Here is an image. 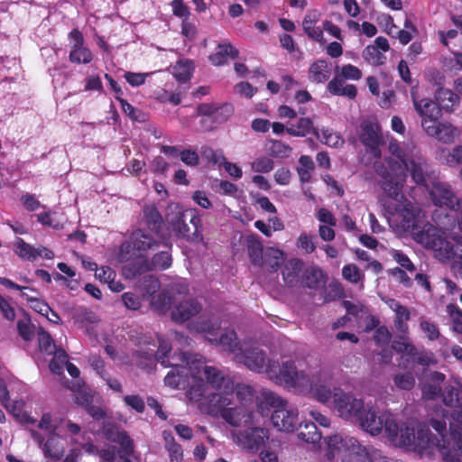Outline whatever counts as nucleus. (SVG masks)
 <instances>
[{
	"label": "nucleus",
	"mask_w": 462,
	"mask_h": 462,
	"mask_svg": "<svg viewBox=\"0 0 462 462\" xmlns=\"http://www.w3.org/2000/svg\"><path fill=\"white\" fill-rule=\"evenodd\" d=\"M389 152L398 162L388 160L389 170L383 166L376 167V173L382 177L381 187L383 192L392 199L397 201L396 212L400 218V226L404 231L400 214L405 203L418 205L419 192H427V198L433 205L440 208L436 209L432 216L438 212L441 219L446 215L454 217L455 222L462 216V199H457L450 185L446 182H433L427 184L430 170L426 159L412 143H400L393 139L389 143ZM424 223H429L426 220ZM434 221V219L432 218Z\"/></svg>",
	"instance_id": "nucleus-1"
},
{
	"label": "nucleus",
	"mask_w": 462,
	"mask_h": 462,
	"mask_svg": "<svg viewBox=\"0 0 462 462\" xmlns=\"http://www.w3.org/2000/svg\"><path fill=\"white\" fill-rule=\"evenodd\" d=\"M189 328L204 334L212 345L233 354L236 362L253 372L266 374L276 383L284 384L299 393H310L318 402H326L329 397V391L325 384L331 374L328 368L313 371L310 378L307 372L297 371L293 361H285L280 365L255 342L237 341L235 330L226 329L219 334L220 322L206 313L189 323Z\"/></svg>",
	"instance_id": "nucleus-2"
},
{
	"label": "nucleus",
	"mask_w": 462,
	"mask_h": 462,
	"mask_svg": "<svg viewBox=\"0 0 462 462\" xmlns=\"http://www.w3.org/2000/svg\"><path fill=\"white\" fill-rule=\"evenodd\" d=\"M400 214L404 232L409 233L415 242L433 250L441 260H452L462 271V237L449 241L445 235V230L455 226L454 217L446 215L441 219L436 212L433 219L438 226L430 223L425 224L424 212L408 202L401 208ZM457 225L462 231V216L457 219Z\"/></svg>",
	"instance_id": "nucleus-3"
},
{
	"label": "nucleus",
	"mask_w": 462,
	"mask_h": 462,
	"mask_svg": "<svg viewBox=\"0 0 462 462\" xmlns=\"http://www.w3.org/2000/svg\"><path fill=\"white\" fill-rule=\"evenodd\" d=\"M206 381L216 392L205 394V385L189 392V400L197 403L202 413L214 417H222L233 427L252 425L253 412L245 404L228 407L233 403L234 382L217 367H208L204 370Z\"/></svg>",
	"instance_id": "nucleus-4"
},
{
	"label": "nucleus",
	"mask_w": 462,
	"mask_h": 462,
	"mask_svg": "<svg viewBox=\"0 0 462 462\" xmlns=\"http://www.w3.org/2000/svg\"><path fill=\"white\" fill-rule=\"evenodd\" d=\"M356 422L363 430L372 436H377L384 430L388 439L396 447H411L420 452H429L436 447L429 439L424 440L427 438L425 428L419 426L416 439L414 430H410L406 423L399 425L392 413H380L370 403H365V409L360 412Z\"/></svg>",
	"instance_id": "nucleus-5"
},
{
	"label": "nucleus",
	"mask_w": 462,
	"mask_h": 462,
	"mask_svg": "<svg viewBox=\"0 0 462 462\" xmlns=\"http://www.w3.org/2000/svg\"><path fill=\"white\" fill-rule=\"evenodd\" d=\"M171 367L164 378L165 385L178 390H184L190 386L187 394L192 388H198L200 384L205 385V394L210 393L208 388L209 384L205 383L202 376L206 378L204 370L210 367L205 364V359L202 356L198 354H189L180 352L175 354L171 357ZM189 398V395H187Z\"/></svg>",
	"instance_id": "nucleus-6"
},
{
	"label": "nucleus",
	"mask_w": 462,
	"mask_h": 462,
	"mask_svg": "<svg viewBox=\"0 0 462 462\" xmlns=\"http://www.w3.org/2000/svg\"><path fill=\"white\" fill-rule=\"evenodd\" d=\"M406 425L410 430H414V437H418V428L421 426L426 429L427 438L424 440L433 442L436 447L431 448L430 451L420 452L411 447H403L406 449L417 452L420 457L431 456L436 451H439L447 462H462V427H457L453 423H449L450 436L453 440L452 448H449L447 444V439L444 433L447 429V422L445 420L431 419L430 425L437 431L438 434L434 435L430 432L429 427L420 422H409Z\"/></svg>",
	"instance_id": "nucleus-7"
},
{
	"label": "nucleus",
	"mask_w": 462,
	"mask_h": 462,
	"mask_svg": "<svg viewBox=\"0 0 462 462\" xmlns=\"http://www.w3.org/2000/svg\"><path fill=\"white\" fill-rule=\"evenodd\" d=\"M328 459L338 457L341 462H374L380 450L360 444L354 437L335 434L326 439Z\"/></svg>",
	"instance_id": "nucleus-8"
},
{
	"label": "nucleus",
	"mask_w": 462,
	"mask_h": 462,
	"mask_svg": "<svg viewBox=\"0 0 462 462\" xmlns=\"http://www.w3.org/2000/svg\"><path fill=\"white\" fill-rule=\"evenodd\" d=\"M328 368L330 370V376L325 383L328 391L329 397L326 402H320L323 404H328L330 401L332 402V408L337 413V415L346 420L351 421H356L360 412L365 409V402L362 399L355 397L351 393L345 392L340 387H335L333 390L330 388V383L334 378V367L331 365H320L310 368L307 374L311 378L313 371L321 370Z\"/></svg>",
	"instance_id": "nucleus-9"
},
{
	"label": "nucleus",
	"mask_w": 462,
	"mask_h": 462,
	"mask_svg": "<svg viewBox=\"0 0 462 462\" xmlns=\"http://www.w3.org/2000/svg\"><path fill=\"white\" fill-rule=\"evenodd\" d=\"M261 396L263 402L274 409L271 417L273 427L282 431H293L298 425L297 408L272 391L263 390Z\"/></svg>",
	"instance_id": "nucleus-10"
},
{
	"label": "nucleus",
	"mask_w": 462,
	"mask_h": 462,
	"mask_svg": "<svg viewBox=\"0 0 462 462\" xmlns=\"http://www.w3.org/2000/svg\"><path fill=\"white\" fill-rule=\"evenodd\" d=\"M247 429L232 431L233 441L248 451H257L268 440V430L260 427L246 426Z\"/></svg>",
	"instance_id": "nucleus-11"
},
{
	"label": "nucleus",
	"mask_w": 462,
	"mask_h": 462,
	"mask_svg": "<svg viewBox=\"0 0 462 462\" xmlns=\"http://www.w3.org/2000/svg\"><path fill=\"white\" fill-rule=\"evenodd\" d=\"M190 216V223L193 226L194 231L190 232V228L185 222V214L178 211L175 214L167 216V223L171 232L174 233L179 237H183L188 240L195 239L199 236L200 227V218L196 215V210L191 209L188 211Z\"/></svg>",
	"instance_id": "nucleus-12"
},
{
	"label": "nucleus",
	"mask_w": 462,
	"mask_h": 462,
	"mask_svg": "<svg viewBox=\"0 0 462 462\" xmlns=\"http://www.w3.org/2000/svg\"><path fill=\"white\" fill-rule=\"evenodd\" d=\"M31 435L41 448L47 462H57L63 457L65 452L64 440L57 433L44 438L36 430H32Z\"/></svg>",
	"instance_id": "nucleus-13"
},
{
	"label": "nucleus",
	"mask_w": 462,
	"mask_h": 462,
	"mask_svg": "<svg viewBox=\"0 0 462 462\" xmlns=\"http://www.w3.org/2000/svg\"><path fill=\"white\" fill-rule=\"evenodd\" d=\"M413 106L421 119V126L425 131L441 116V108L430 98L418 99L414 90L411 92Z\"/></svg>",
	"instance_id": "nucleus-14"
},
{
	"label": "nucleus",
	"mask_w": 462,
	"mask_h": 462,
	"mask_svg": "<svg viewBox=\"0 0 462 462\" xmlns=\"http://www.w3.org/2000/svg\"><path fill=\"white\" fill-rule=\"evenodd\" d=\"M360 140L369 152L375 158L381 157L380 144L382 135L379 125L371 120H365L360 125Z\"/></svg>",
	"instance_id": "nucleus-15"
},
{
	"label": "nucleus",
	"mask_w": 462,
	"mask_h": 462,
	"mask_svg": "<svg viewBox=\"0 0 462 462\" xmlns=\"http://www.w3.org/2000/svg\"><path fill=\"white\" fill-rule=\"evenodd\" d=\"M70 41L69 61L76 64H88L93 60L91 51L85 46L84 37L80 31L73 29L69 33Z\"/></svg>",
	"instance_id": "nucleus-16"
},
{
	"label": "nucleus",
	"mask_w": 462,
	"mask_h": 462,
	"mask_svg": "<svg viewBox=\"0 0 462 462\" xmlns=\"http://www.w3.org/2000/svg\"><path fill=\"white\" fill-rule=\"evenodd\" d=\"M424 132L427 135L434 137L438 141L447 144L454 143L461 134V131L458 127L448 121H439V119Z\"/></svg>",
	"instance_id": "nucleus-17"
},
{
	"label": "nucleus",
	"mask_w": 462,
	"mask_h": 462,
	"mask_svg": "<svg viewBox=\"0 0 462 462\" xmlns=\"http://www.w3.org/2000/svg\"><path fill=\"white\" fill-rule=\"evenodd\" d=\"M202 310L201 303L196 299H187L176 304L171 310L172 320L177 323H183L189 320Z\"/></svg>",
	"instance_id": "nucleus-18"
},
{
	"label": "nucleus",
	"mask_w": 462,
	"mask_h": 462,
	"mask_svg": "<svg viewBox=\"0 0 462 462\" xmlns=\"http://www.w3.org/2000/svg\"><path fill=\"white\" fill-rule=\"evenodd\" d=\"M162 239V237H161ZM131 246L134 252L143 256L148 250H153L160 245V237L155 238L150 233L139 228L131 235Z\"/></svg>",
	"instance_id": "nucleus-19"
},
{
	"label": "nucleus",
	"mask_w": 462,
	"mask_h": 462,
	"mask_svg": "<svg viewBox=\"0 0 462 462\" xmlns=\"http://www.w3.org/2000/svg\"><path fill=\"white\" fill-rule=\"evenodd\" d=\"M142 212L141 224L150 229L157 237L161 238V229L163 220L157 207L153 204L145 205Z\"/></svg>",
	"instance_id": "nucleus-20"
},
{
	"label": "nucleus",
	"mask_w": 462,
	"mask_h": 462,
	"mask_svg": "<svg viewBox=\"0 0 462 462\" xmlns=\"http://www.w3.org/2000/svg\"><path fill=\"white\" fill-rule=\"evenodd\" d=\"M107 438L112 442L119 445L118 456L122 462H133L130 460L129 457L134 452V443L125 431L109 430L107 432Z\"/></svg>",
	"instance_id": "nucleus-21"
},
{
	"label": "nucleus",
	"mask_w": 462,
	"mask_h": 462,
	"mask_svg": "<svg viewBox=\"0 0 462 462\" xmlns=\"http://www.w3.org/2000/svg\"><path fill=\"white\" fill-rule=\"evenodd\" d=\"M158 348L155 351L154 348H149L143 351H138L139 356H143L145 359L149 360L152 357H155L158 362H160L163 366L168 367L171 365L172 359L168 357L167 355L171 352V346L168 340L158 337Z\"/></svg>",
	"instance_id": "nucleus-22"
},
{
	"label": "nucleus",
	"mask_w": 462,
	"mask_h": 462,
	"mask_svg": "<svg viewBox=\"0 0 462 462\" xmlns=\"http://www.w3.org/2000/svg\"><path fill=\"white\" fill-rule=\"evenodd\" d=\"M172 263L170 250H163L155 254L152 258L143 260L142 265L138 269V273L150 270H166L171 267Z\"/></svg>",
	"instance_id": "nucleus-23"
},
{
	"label": "nucleus",
	"mask_w": 462,
	"mask_h": 462,
	"mask_svg": "<svg viewBox=\"0 0 462 462\" xmlns=\"http://www.w3.org/2000/svg\"><path fill=\"white\" fill-rule=\"evenodd\" d=\"M438 106L445 111L451 112L459 105V97L448 88H439L435 92Z\"/></svg>",
	"instance_id": "nucleus-24"
},
{
	"label": "nucleus",
	"mask_w": 462,
	"mask_h": 462,
	"mask_svg": "<svg viewBox=\"0 0 462 462\" xmlns=\"http://www.w3.org/2000/svg\"><path fill=\"white\" fill-rule=\"evenodd\" d=\"M319 14L317 11L309 12L302 22V27L305 33L312 40L318 42H323V30L320 27L315 26L318 22Z\"/></svg>",
	"instance_id": "nucleus-25"
},
{
	"label": "nucleus",
	"mask_w": 462,
	"mask_h": 462,
	"mask_svg": "<svg viewBox=\"0 0 462 462\" xmlns=\"http://www.w3.org/2000/svg\"><path fill=\"white\" fill-rule=\"evenodd\" d=\"M286 132L290 135L300 137L313 133L317 138H319V129L314 127L312 120L309 117H300L297 125L291 124L287 126Z\"/></svg>",
	"instance_id": "nucleus-26"
},
{
	"label": "nucleus",
	"mask_w": 462,
	"mask_h": 462,
	"mask_svg": "<svg viewBox=\"0 0 462 462\" xmlns=\"http://www.w3.org/2000/svg\"><path fill=\"white\" fill-rule=\"evenodd\" d=\"M331 76L330 65L325 60L313 62L309 69V79L315 83H323Z\"/></svg>",
	"instance_id": "nucleus-27"
},
{
	"label": "nucleus",
	"mask_w": 462,
	"mask_h": 462,
	"mask_svg": "<svg viewBox=\"0 0 462 462\" xmlns=\"http://www.w3.org/2000/svg\"><path fill=\"white\" fill-rule=\"evenodd\" d=\"M238 55V51L234 48L230 43L224 42L217 46L215 53L209 56V60L215 66L223 65L228 59H235Z\"/></svg>",
	"instance_id": "nucleus-28"
},
{
	"label": "nucleus",
	"mask_w": 462,
	"mask_h": 462,
	"mask_svg": "<svg viewBox=\"0 0 462 462\" xmlns=\"http://www.w3.org/2000/svg\"><path fill=\"white\" fill-rule=\"evenodd\" d=\"M301 268L302 263L300 260L292 258L287 261L282 271L284 282L289 286L295 285L299 281V273Z\"/></svg>",
	"instance_id": "nucleus-29"
},
{
	"label": "nucleus",
	"mask_w": 462,
	"mask_h": 462,
	"mask_svg": "<svg viewBox=\"0 0 462 462\" xmlns=\"http://www.w3.org/2000/svg\"><path fill=\"white\" fill-rule=\"evenodd\" d=\"M328 90L335 96L346 97L353 99L356 97L357 91L354 85L345 84L342 79L335 77L328 84Z\"/></svg>",
	"instance_id": "nucleus-30"
},
{
	"label": "nucleus",
	"mask_w": 462,
	"mask_h": 462,
	"mask_svg": "<svg viewBox=\"0 0 462 462\" xmlns=\"http://www.w3.org/2000/svg\"><path fill=\"white\" fill-rule=\"evenodd\" d=\"M162 438L164 441V448L169 454L170 462H182L183 461V450L180 444L175 441V439L171 432L164 430L162 432Z\"/></svg>",
	"instance_id": "nucleus-31"
},
{
	"label": "nucleus",
	"mask_w": 462,
	"mask_h": 462,
	"mask_svg": "<svg viewBox=\"0 0 462 462\" xmlns=\"http://www.w3.org/2000/svg\"><path fill=\"white\" fill-rule=\"evenodd\" d=\"M298 436L300 439L312 444L318 443L321 439V433L311 421L300 424Z\"/></svg>",
	"instance_id": "nucleus-32"
},
{
	"label": "nucleus",
	"mask_w": 462,
	"mask_h": 462,
	"mask_svg": "<svg viewBox=\"0 0 462 462\" xmlns=\"http://www.w3.org/2000/svg\"><path fill=\"white\" fill-rule=\"evenodd\" d=\"M151 307L157 312L165 313L172 303V296L168 289L156 293L151 298Z\"/></svg>",
	"instance_id": "nucleus-33"
},
{
	"label": "nucleus",
	"mask_w": 462,
	"mask_h": 462,
	"mask_svg": "<svg viewBox=\"0 0 462 462\" xmlns=\"http://www.w3.org/2000/svg\"><path fill=\"white\" fill-rule=\"evenodd\" d=\"M246 245L251 262L254 265L263 263V245L254 236H249L246 238Z\"/></svg>",
	"instance_id": "nucleus-34"
},
{
	"label": "nucleus",
	"mask_w": 462,
	"mask_h": 462,
	"mask_svg": "<svg viewBox=\"0 0 462 462\" xmlns=\"http://www.w3.org/2000/svg\"><path fill=\"white\" fill-rule=\"evenodd\" d=\"M72 319L78 328H86L87 329L88 325L95 324L98 320L95 313L86 308L77 309L73 313Z\"/></svg>",
	"instance_id": "nucleus-35"
},
{
	"label": "nucleus",
	"mask_w": 462,
	"mask_h": 462,
	"mask_svg": "<svg viewBox=\"0 0 462 462\" xmlns=\"http://www.w3.org/2000/svg\"><path fill=\"white\" fill-rule=\"evenodd\" d=\"M297 173L302 183L309 182L311 179V172L314 171L315 164L310 156L301 155L299 159Z\"/></svg>",
	"instance_id": "nucleus-36"
},
{
	"label": "nucleus",
	"mask_w": 462,
	"mask_h": 462,
	"mask_svg": "<svg viewBox=\"0 0 462 462\" xmlns=\"http://www.w3.org/2000/svg\"><path fill=\"white\" fill-rule=\"evenodd\" d=\"M193 62L189 60H180L173 67V76L180 82L188 81L193 71Z\"/></svg>",
	"instance_id": "nucleus-37"
},
{
	"label": "nucleus",
	"mask_w": 462,
	"mask_h": 462,
	"mask_svg": "<svg viewBox=\"0 0 462 462\" xmlns=\"http://www.w3.org/2000/svg\"><path fill=\"white\" fill-rule=\"evenodd\" d=\"M14 251L23 260L35 261V247L20 237H17L14 242Z\"/></svg>",
	"instance_id": "nucleus-38"
},
{
	"label": "nucleus",
	"mask_w": 462,
	"mask_h": 462,
	"mask_svg": "<svg viewBox=\"0 0 462 462\" xmlns=\"http://www.w3.org/2000/svg\"><path fill=\"white\" fill-rule=\"evenodd\" d=\"M5 407L21 421L27 423H34L36 421L34 419L27 415L26 412H24V402L22 399L14 400L13 402H10L9 400Z\"/></svg>",
	"instance_id": "nucleus-39"
},
{
	"label": "nucleus",
	"mask_w": 462,
	"mask_h": 462,
	"mask_svg": "<svg viewBox=\"0 0 462 462\" xmlns=\"http://www.w3.org/2000/svg\"><path fill=\"white\" fill-rule=\"evenodd\" d=\"M325 275L321 269L311 267L307 269L305 273V285L310 289H316L324 284Z\"/></svg>",
	"instance_id": "nucleus-40"
},
{
	"label": "nucleus",
	"mask_w": 462,
	"mask_h": 462,
	"mask_svg": "<svg viewBox=\"0 0 462 462\" xmlns=\"http://www.w3.org/2000/svg\"><path fill=\"white\" fill-rule=\"evenodd\" d=\"M92 399H93L92 395L89 393H86V392H79L75 397L77 403L88 407V411L89 412V414L92 417H94L96 419H100L104 416V412L99 408L90 406V403L92 402Z\"/></svg>",
	"instance_id": "nucleus-41"
},
{
	"label": "nucleus",
	"mask_w": 462,
	"mask_h": 462,
	"mask_svg": "<svg viewBox=\"0 0 462 462\" xmlns=\"http://www.w3.org/2000/svg\"><path fill=\"white\" fill-rule=\"evenodd\" d=\"M363 58L373 66L383 65L386 60L383 53L376 46L368 45L363 51Z\"/></svg>",
	"instance_id": "nucleus-42"
},
{
	"label": "nucleus",
	"mask_w": 462,
	"mask_h": 462,
	"mask_svg": "<svg viewBox=\"0 0 462 462\" xmlns=\"http://www.w3.org/2000/svg\"><path fill=\"white\" fill-rule=\"evenodd\" d=\"M265 264L272 272H277L278 268L284 262V254L279 249L270 248L265 253Z\"/></svg>",
	"instance_id": "nucleus-43"
},
{
	"label": "nucleus",
	"mask_w": 462,
	"mask_h": 462,
	"mask_svg": "<svg viewBox=\"0 0 462 462\" xmlns=\"http://www.w3.org/2000/svg\"><path fill=\"white\" fill-rule=\"evenodd\" d=\"M392 347L395 352L400 354H406L410 356H415L417 355L415 346L406 336H402L399 339L394 340L392 344Z\"/></svg>",
	"instance_id": "nucleus-44"
},
{
	"label": "nucleus",
	"mask_w": 462,
	"mask_h": 462,
	"mask_svg": "<svg viewBox=\"0 0 462 462\" xmlns=\"http://www.w3.org/2000/svg\"><path fill=\"white\" fill-rule=\"evenodd\" d=\"M57 428V420H54L50 413H44L38 423L39 430L37 431L42 433L45 438L56 434Z\"/></svg>",
	"instance_id": "nucleus-45"
},
{
	"label": "nucleus",
	"mask_w": 462,
	"mask_h": 462,
	"mask_svg": "<svg viewBox=\"0 0 462 462\" xmlns=\"http://www.w3.org/2000/svg\"><path fill=\"white\" fill-rule=\"evenodd\" d=\"M394 326L398 332L402 333L403 335H406L409 331V326H408V320L411 317L410 310L403 306L394 313Z\"/></svg>",
	"instance_id": "nucleus-46"
},
{
	"label": "nucleus",
	"mask_w": 462,
	"mask_h": 462,
	"mask_svg": "<svg viewBox=\"0 0 462 462\" xmlns=\"http://www.w3.org/2000/svg\"><path fill=\"white\" fill-rule=\"evenodd\" d=\"M420 327L429 340L433 341L440 339V342L442 344L446 343L447 338L441 337L439 328L437 327L436 324L426 319H421L420 322Z\"/></svg>",
	"instance_id": "nucleus-47"
},
{
	"label": "nucleus",
	"mask_w": 462,
	"mask_h": 462,
	"mask_svg": "<svg viewBox=\"0 0 462 462\" xmlns=\"http://www.w3.org/2000/svg\"><path fill=\"white\" fill-rule=\"evenodd\" d=\"M321 143L327 144L330 147H337L343 144L344 140L342 137L336 132H333L328 128H321L319 129V138Z\"/></svg>",
	"instance_id": "nucleus-48"
},
{
	"label": "nucleus",
	"mask_w": 462,
	"mask_h": 462,
	"mask_svg": "<svg viewBox=\"0 0 462 462\" xmlns=\"http://www.w3.org/2000/svg\"><path fill=\"white\" fill-rule=\"evenodd\" d=\"M37 334L40 350L48 355L52 354L55 350V345L51 335L42 328H39Z\"/></svg>",
	"instance_id": "nucleus-49"
},
{
	"label": "nucleus",
	"mask_w": 462,
	"mask_h": 462,
	"mask_svg": "<svg viewBox=\"0 0 462 462\" xmlns=\"http://www.w3.org/2000/svg\"><path fill=\"white\" fill-rule=\"evenodd\" d=\"M17 330L21 337L25 341H31L35 333L34 326L26 316L17 321Z\"/></svg>",
	"instance_id": "nucleus-50"
},
{
	"label": "nucleus",
	"mask_w": 462,
	"mask_h": 462,
	"mask_svg": "<svg viewBox=\"0 0 462 462\" xmlns=\"http://www.w3.org/2000/svg\"><path fill=\"white\" fill-rule=\"evenodd\" d=\"M52 354L54 356L50 363V369L53 374H60L65 364H67L68 355L61 349L54 350Z\"/></svg>",
	"instance_id": "nucleus-51"
},
{
	"label": "nucleus",
	"mask_w": 462,
	"mask_h": 462,
	"mask_svg": "<svg viewBox=\"0 0 462 462\" xmlns=\"http://www.w3.org/2000/svg\"><path fill=\"white\" fill-rule=\"evenodd\" d=\"M447 310L450 317L452 330L457 334H462V310L453 304L448 305Z\"/></svg>",
	"instance_id": "nucleus-52"
},
{
	"label": "nucleus",
	"mask_w": 462,
	"mask_h": 462,
	"mask_svg": "<svg viewBox=\"0 0 462 462\" xmlns=\"http://www.w3.org/2000/svg\"><path fill=\"white\" fill-rule=\"evenodd\" d=\"M342 276L345 280L351 283H358L361 282L363 288L364 275L361 273L359 268L355 264H346L342 269Z\"/></svg>",
	"instance_id": "nucleus-53"
},
{
	"label": "nucleus",
	"mask_w": 462,
	"mask_h": 462,
	"mask_svg": "<svg viewBox=\"0 0 462 462\" xmlns=\"http://www.w3.org/2000/svg\"><path fill=\"white\" fill-rule=\"evenodd\" d=\"M250 166L253 171L259 173H267L273 169L274 162L272 159H270L267 156H261L253 161Z\"/></svg>",
	"instance_id": "nucleus-54"
},
{
	"label": "nucleus",
	"mask_w": 462,
	"mask_h": 462,
	"mask_svg": "<svg viewBox=\"0 0 462 462\" xmlns=\"http://www.w3.org/2000/svg\"><path fill=\"white\" fill-rule=\"evenodd\" d=\"M445 154L444 162L450 167H455L462 164V145L454 147L451 151H442Z\"/></svg>",
	"instance_id": "nucleus-55"
},
{
	"label": "nucleus",
	"mask_w": 462,
	"mask_h": 462,
	"mask_svg": "<svg viewBox=\"0 0 462 462\" xmlns=\"http://www.w3.org/2000/svg\"><path fill=\"white\" fill-rule=\"evenodd\" d=\"M339 72V76L348 80H359L362 78V71L352 64L343 65L341 68L337 67L336 71Z\"/></svg>",
	"instance_id": "nucleus-56"
},
{
	"label": "nucleus",
	"mask_w": 462,
	"mask_h": 462,
	"mask_svg": "<svg viewBox=\"0 0 462 462\" xmlns=\"http://www.w3.org/2000/svg\"><path fill=\"white\" fill-rule=\"evenodd\" d=\"M313 236L307 233H301L297 239V247L305 254H311L316 249V245L313 241Z\"/></svg>",
	"instance_id": "nucleus-57"
},
{
	"label": "nucleus",
	"mask_w": 462,
	"mask_h": 462,
	"mask_svg": "<svg viewBox=\"0 0 462 462\" xmlns=\"http://www.w3.org/2000/svg\"><path fill=\"white\" fill-rule=\"evenodd\" d=\"M154 73L155 72L137 73L127 71L124 74V78L130 86L135 88L143 85L146 79Z\"/></svg>",
	"instance_id": "nucleus-58"
},
{
	"label": "nucleus",
	"mask_w": 462,
	"mask_h": 462,
	"mask_svg": "<svg viewBox=\"0 0 462 462\" xmlns=\"http://www.w3.org/2000/svg\"><path fill=\"white\" fill-rule=\"evenodd\" d=\"M394 384L402 390H411L415 384V379L411 373L398 374L393 378Z\"/></svg>",
	"instance_id": "nucleus-59"
},
{
	"label": "nucleus",
	"mask_w": 462,
	"mask_h": 462,
	"mask_svg": "<svg viewBox=\"0 0 462 462\" xmlns=\"http://www.w3.org/2000/svg\"><path fill=\"white\" fill-rule=\"evenodd\" d=\"M426 79L433 86L443 88L445 84L444 74L435 68H430L425 71Z\"/></svg>",
	"instance_id": "nucleus-60"
},
{
	"label": "nucleus",
	"mask_w": 462,
	"mask_h": 462,
	"mask_svg": "<svg viewBox=\"0 0 462 462\" xmlns=\"http://www.w3.org/2000/svg\"><path fill=\"white\" fill-rule=\"evenodd\" d=\"M443 402L445 405L449 407H453L458 403L462 406V399L460 400L458 398L457 391L454 386L448 385L445 388L443 393Z\"/></svg>",
	"instance_id": "nucleus-61"
},
{
	"label": "nucleus",
	"mask_w": 462,
	"mask_h": 462,
	"mask_svg": "<svg viewBox=\"0 0 462 462\" xmlns=\"http://www.w3.org/2000/svg\"><path fill=\"white\" fill-rule=\"evenodd\" d=\"M125 403L134 410L135 411L142 413L144 411L145 403L143 398L138 394L125 395L123 397Z\"/></svg>",
	"instance_id": "nucleus-62"
},
{
	"label": "nucleus",
	"mask_w": 462,
	"mask_h": 462,
	"mask_svg": "<svg viewBox=\"0 0 462 462\" xmlns=\"http://www.w3.org/2000/svg\"><path fill=\"white\" fill-rule=\"evenodd\" d=\"M291 152V147L282 141L272 142L270 152L275 157H287Z\"/></svg>",
	"instance_id": "nucleus-63"
},
{
	"label": "nucleus",
	"mask_w": 462,
	"mask_h": 462,
	"mask_svg": "<svg viewBox=\"0 0 462 462\" xmlns=\"http://www.w3.org/2000/svg\"><path fill=\"white\" fill-rule=\"evenodd\" d=\"M160 281L153 275H146L143 277L141 287L147 293L152 296L160 289Z\"/></svg>",
	"instance_id": "nucleus-64"
}]
</instances>
